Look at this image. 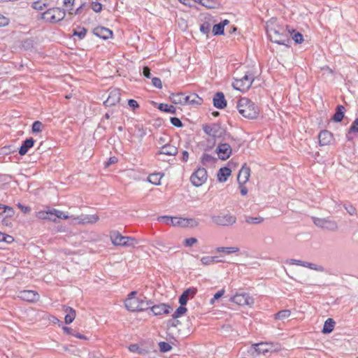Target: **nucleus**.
Here are the masks:
<instances>
[{
	"label": "nucleus",
	"instance_id": "obj_1",
	"mask_svg": "<svg viewBox=\"0 0 358 358\" xmlns=\"http://www.w3.org/2000/svg\"><path fill=\"white\" fill-rule=\"evenodd\" d=\"M48 220L53 222H57V219H69L73 224H94L99 220V216L96 215H87L81 214L78 216L69 215L67 213L51 208H48Z\"/></svg>",
	"mask_w": 358,
	"mask_h": 358
},
{
	"label": "nucleus",
	"instance_id": "obj_2",
	"mask_svg": "<svg viewBox=\"0 0 358 358\" xmlns=\"http://www.w3.org/2000/svg\"><path fill=\"white\" fill-rule=\"evenodd\" d=\"M266 32L270 40L278 44L287 45L289 42V29L280 25L276 19L272 18L266 22Z\"/></svg>",
	"mask_w": 358,
	"mask_h": 358
},
{
	"label": "nucleus",
	"instance_id": "obj_3",
	"mask_svg": "<svg viewBox=\"0 0 358 358\" xmlns=\"http://www.w3.org/2000/svg\"><path fill=\"white\" fill-rule=\"evenodd\" d=\"M137 292H131L124 301L126 308L131 312L143 311L150 307V301L146 300L143 296H136Z\"/></svg>",
	"mask_w": 358,
	"mask_h": 358
},
{
	"label": "nucleus",
	"instance_id": "obj_4",
	"mask_svg": "<svg viewBox=\"0 0 358 358\" xmlns=\"http://www.w3.org/2000/svg\"><path fill=\"white\" fill-rule=\"evenodd\" d=\"M239 113L248 119H255L258 117L259 110L254 102L247 98H241L237 103Z\"/></svg>",
	"mask_w": 358,
	"mask_h": 358
},
{
	"label": "nucleus",
	"instance_id": "obj_5",
	"mask_svg": "<svg viewBox=\"0 0 358 358\" xmlns=\"http://www.w3.org/2000/svg\"><path fill=\"white\" fill-rule=\"evenodd\" d=\"M109 238L114 246L134 248L138 241L134 237L122 236L119 231L112 230L109 232Z\"/></svg>",
	"mask_w": 358,
	"mask_h": 358
},
{
	"label": "nucleus",
	"instance_id": "obj_6",
	"mask_svg": "<svg viewBox=\"0 0 358 358\" xmlns=\"http://www.w3.org/2000/svg\"><path fill=\"white\" fill-rule=\"evenodd\" d=\"M213 224L219 227H229L236 222V217L231 213L221 212L211 217Z\"/></svg>",
	"mask_w": 358,
	"mask_h": 358
},
{
	"label": "nucleus",
	"instance_id": "obj_7",
	"mask_svg": "<svg viewBox=\"0 0 358 358\" xmlns=\"http://www.w3.org/2000/svg\"><path fill=\"white\" fill-rule=\"evenodd\" d=\"M65 17V12L59 8H50L41 14V19L46 22L55 23Z\"/></svg>",
	"mask_w": 358,
	"mask_h": 358
},
{
	"label": "nucleus",
	"instance_id": "obj_8",
	"mask_svg": "<svg viewBox=\"0 0 358 358\" xmlns=\"http://www.w3.org/2000/svg\"><path fill=\"white\" fill-rule=\"evenodd\" d=\"M253 80L254 77L252 74L245 73L243 76L237 75L232 85L234 89L245 92L250 87Z\"/></svg>",
	"mask_w": 358,
	"mask_h": 358
},
{
	"label": "nucleus",
	"instance_id": "obj_9",
	"mask_svg": "<svg viewBox=\"0 0 358 358\" xmlns=\"http://www.w3.org/2000/svg\"><path fill=\"white\" fill-rule=\"evenodd\" d=\"M313 222L317 227L327 231H336L338 229L337 222L324 217H313Z\"/></svg>",
	"mask_w": 358,
	"mask_h": 358
},
{
	"label": "nucleus",
	"instance_id": "obj_10",
	"mask_svg": "<svg viewBox=\"0 0 358 358\" xmlns=\"http://www.w3.org/2000/svg\"><path fill=\"white\" fill-rule=\"evenodd\" d=\"M279 347L271 343H259L252 345L250 350H254L257 355H266L268 352H276Z\"/></svg>",
	"mask_w": 358,
	"mask_h": 358
},
{
	"label": "nucleus",
	"instance_id": "obj_11",
	"mask_svg": "<svg viewBox=\"0 0 358 358\" xmlns=\"http://www.w3.org/2000/svg\"><path fill=\"white\" fill-rule=\"evenodd\" d=\"M208 179L207 171L204 168L197 169L191 176L190 181L195 187L203 185Z\"/></svg>",
	"mask_w": 358,
	"mask_h": 358
},
{
	"label": "nucleus",
	"instance_id": "obj_12",
	"mask_svg": "<svg viewBox=\"0 0 358 358\" xmlns=\"http://www.w3.org/2000/svg\"><path fill=\"white\" fill-rule=\"evenodd\" d=\"M230 301L239 306H248L252 307L254 304V299L246 293H237L231 297Z\"/></svg>",
	"mask_w": 358,
	"mask_h": 358
},
{
	"label": "nucleus",
	"instance_id": "obj_13",
	"mask_svg": "<svg viewBox=\"0 0 358 358\" xmlns=\"http://www.w3.org/2000/svg\"><path fill=\"white\" fill-rule=\"evenodd\" d=\"M174 227L182 228H195L199 224V221L193 217H176Z\"/></svg>",
	"mask_w": 358,
	"mask_h": 358
},
{
	"label": "nucleus",
	"instance_id": "obj_14",
	"mask_svg": "<svg viewBox=\"0 0 358 358\" xmlns=\"http://www.w3.org/2000/svg\"><path fill=\"white\" fill-rule=\"evenodd\" d=\"M17 297L29 303H36L39 301V294L34 290H22L18 292Z\"/></svg>",
	"mask_w": 358,
	"mask_h": 358
},
{
	"label": "nucleus",
	"instance_id": "obj_15",
	"mask_svg": "<svg viewBox=\"0 0 358 358\" xmlns=\"http://www.w3.org/2000/svg\"><path fill=\"white\" fill-rule=\"evenodd\" d=\"M318 140L320 146L331 145L335 142L333 134L328 130L321 131L318 134Z\"/></svg>",
	"mask_w": 358,
	"mask_h": 358
},
{
	"label": "nucleus",
	"instance_id": "obj_16",
	"mask_svg": "<svg viewBox=\"0 0 358 358\" xmlns=\"http://www.w3.org/2000/svg\"><path fill=\"white\" fill-rule=\"evenodd\" d=\"M289 264L301 266L308 268L310 269H312V270H314V271H316L318 272H324V268L322 265H319V264H316L310 263V262H304V261H301V260L291 259L289 261Z\"/></svg>",
	"mask_w": 358,
	"mask_h": 358
},
{
	"label": "nucleus",
	"instance_id": "obj_17",
	"mask_svg": "<svg viewBox=\"0 0 358 358\" xmlns=\"http://www.w3.org/2000/svg\"><path fill=\"white\" fill-rule=\"evenodd\" d=\"M231 152V148L228 143H220L216 148L217 156L222 160H226L229 158Z\"/></svg>",
	"mask_w": 358,
	"mask_h": 358
},
{
	"label": "nucleus",
	"instance_id": "obj_18",
	"mask_svg": "<svg viewBox=\"0 0 358 358\" xmlns=\"http://www.w3.org/2000/svg\"><path fill=\"white\" fill-rule=\"evenodd\" d=\"M197 292V289L195 287H190L183 292L179 298V303L182 306L187 304V301L190 299H193Z\"/></svg>",
	"mask_w": 358,
	"mask_h": 358
},
{
	"label": "nucleus",
	"instance_id": "obj_19",
	"mask_svg": "<svg viewBox=\"0 0 358 358\" xmlns=\"http://www.w3.org/2000/svg\"><path fill=\"white\" fill-rule=\"evenodd\" d=\"M172 310V308L167 304L160 303L155 305L151 307V311L154 315H162L163 314H169Z\"/></svg>",
	"mask_w": 358,
	"mask_h": 358
},
{
	"label": "nucleus",
	"instance_id": "obj_20",
	"mask_svg": "<svg viewBox=\"0 0 358 358\" xmlns=\"http://www.w3.org/2000/svg\"><path fill=\"white\" fill-rule=\"evenodd\" d=\"M120 101V93L118 90H112L108 99L104 101L106 106H113L119 103Z\"/></svg>",
	"mask_w": 358,
	"mask_h": 358
},
{
	"label": "nucleus",
	"instance_id": "obj_21",
	"mask_svg": "<svg viewBox=\"0 0 358 358\" xmlns=\"http://www.w3.org/2000/svg\"><path fill=\"white\" fill-rule=\"evenodd\" d=\"M215 251L218 253H223L226 255H236L238 256L240 254L241 248L238 245L230 247H217Z\"/></svg>",
	"mask_w": 358,
	"mask_h": 358
},
{
	"label": "nucleus",
	"instance_id": "obj_22",
	"mask_svg": "<svg viewBox=\"0 0 358 358\" xmlns=\"http://www.w3.org/2000/svg\"><path fill=\"white\" fill-rule=\"evenodd\" d=\"M93 33L94 35L105 40L110 38L113 36V31L104 27H97L94 28Z\"/></svg>",
	"mask_w": 358,
	"mask_h": 358
},
{
	"label": "nucleus",
	"instance_id": "obj_23",
	"mask_svg": "<svg viewBox=\"0 0 358 358\" xmlns=\"http://www.w3.org/2000/svg\"><path fill=\"white\" fill-rule=\"evenodd\" d=\"M203 129L206 134L214 138L220 137L222 132V129L216 124H213L211 126L205 125L203 126Z\"/></svg>",
	"mask_w": 358,
	"mask_h": 358
},
{
	"label": "nucleus",
	"instance_id": "obj_24",
	"mask_svg": "<svg viewBox=\"0 0 358 358\" xmlns=\"http://www.w3.org/2000/svg\"><path fill=\"white\" fill-rule=\"evenodd\" d=\"M250 176V169L245 165L243 166L238 174L237 180L238 183L245 184L248 181Z\"/></svg>",
	"mask_w": 358,
	"mask_h": 358
},
{
	"label": "nucleus",
	"instance_id": "obj_25",
	"mask_svg": "<svg viewBox=\"0 0 358 358\" xmlns=\"http://www.w3.org/2000/svg\"><path fill=\"white\" fill-rule=\"evenodd\" d=\"M185 105L199 106L203 103V99L199 97L196 94H190L185 95Z\"/></svg>",
	"mask_w": 358,
	"mask_h": 358
},
{
	"label": "nucleus",
	"instance_id": "obj_26",
	"mask_svg": "<svg viewBox=\"0 0 358 358\" xmlns=\"http://www.w3.org/2000/svg\"><path fill=\"white\" fill-rule=\"evenodd\" d=\"M178 153V148L172 145L166 144L162 146L157 155H166L169 156H175Z\"/></svg>",
	"mask_w": 358,
	"mask_h": 358
},
{
	"label": "nucleus",
	"instance_id": "obj_27",
	"mask_svg": "<svg viewBox=\"0 0 358 358\" xmlns=\"http://www.w3.org/2000/svg\"><path fill=\"white\" fill-rule=\"evenodd\" d=\"M213 103L217 108H224L226 106L227 102L222 92H217L215 94L213 98Z\"/></svg>",
	"mask_w": 358,
	"mask_h": 358
},
{
	"label": "nucleus",
	"instance_id": "obj_28",
	"mask_svg": "<svg viewBox=\"0 0 358 358\" xmlns=\"http://www.w3.org/2000/svg\"><path fill=\"white\" fill-rule=\"evenodd\" d=\"M194 2L209 9L218 8L220 6V3L217 0H194Z\"/></svg>",
	"mask_w": 358,
	"mask_h": 358
},
{
	"label": "nucleus",
	"instance_id": "obj_29",
	"mask_svg": "<svg viewBox=\"0 0 358 358\" xmlns=\"http://www.w3.org/2000/svg\"><path fill=\"white\" fill-rule=\"evenodd\" d=\"M34 144V140L32 138L26 139L19 150V154L20 155H24L28 152L29 149L32 148Z\"/></svg>",
	"mask_w": 358,
	"mask_h": 358
},
{
	"label": "nucleus",
	"instance_id": "obj_30",
	"mask_svg": "<svg viewBox=\"0 0 358 358\" xmlns=\"http://www.w3.org/2000/svg\"><path fill=\"white\" fill-rule=\"evenodd\" d=\"M170 99L174 104L185 105V94L182 93H173L170 95Z\"/></svg>",
	"mask_w": 358,
	"mask_h": 358
},
{
	"label": "nucleus",
	"instance_id": "obj_31",
	"mask_svg": "<svg viewBox=\"0 0 358 358\" xmlns=\"http://www.w3.org/2000/svg\"><path fill=\"white\" fill-rule=\"evenodd\" d=\"M231 171L227 167L221 168L217 173V179L221 182L227 181V178L231 175Z\"/></svg>",
	"mask_w": 358,
	"mask_h": 358
},
{
	"label": "nucleus",
	"instance_id": "obj_32",
	"mask_svg": "<svg viewBox=\"0 0 358 358\" xmlns=\"http://www.w3.org/2000/svg\"><path fill=\"white\" fill-rule=\"evenodd\" d=\"M336 325L335 321L332 318H328L324 324L322 332L324 334H330L333 331Z\"/></svg>",
	"mask_w": 358,
	"mask_h": 358
},
{
	"label": "nucleus",
	"instance_id": "obj_33",
	"mask_svg": "<svg viewBox=\"0 0 358 358\" xmlns=\"http://www.w3.org/2000/svg\"><path fill=\"white\" fill-rule=\"evenodd\" d=\"M215 162L216 158L207 153H204L201 157V162L206 166H212L215 163Z\"/></svg>",
	"mask_w": 358,
	"mask_h": 358
},
{
	"label": "nucleus",
	"instance_id": "obj_34",
	"mask_svg": "<svg viewBox=\"0 0 358 358\" xmlns=\"http://www.w3.org/2000/svg\"><path fill=\"white\" fill-rule=\"evenodd\" d=\"M229 23V20H224L222 22L217 24L213 27V32L214 35H222L224 34V26Z\"/></svg>",
	"mask_w": 358,
	"mask_h": 358
},
{
	"label": "nucleus",
	"instance_id": "obj_35",
	"mask_svg": "<svg viewBox=\"0 0 358 358\" xmlns=\"http://www.w3.org/2000/svg\"><path fill=\"white\" fill-rule=\"evenodd\" d=\"M64 310L67 313L64 318L65 323L71 324L76 317V311L71 307H65Z\"/></svg>",
	"mask_w": 358,
	"mask_h": 358
},
{
	"label": "nucleus",
	"instance_id": "obj_36",
	"mask_svg": "<svg viewBox=\"0 0 358 358\" xmlns=\"http://www.w3.org/2000/svg\"><path fill=\"white\" fill-rule=\"evenodd\" d=\"M128 349L130 352L138 355H145L148 353V350L142 348L139 344L130 345Z\"/></svg>",
	"mask_w": 358,
	"mask_h": 358
},
{
	"label": "nucleus",
	"instance_id": "obj_37",
	"mask_svg": "<svg viewBox=\"0 0 358 358\" xmlns=\"http://www.w3.org/2000/svg\"><path fill=\"white\" fill-rule=\"evenodd\" d=\"M291 315V311L289 310H282L278 312L275 315V319L284 321L288 319Z\"/></svg>",
	"mask_w": 358,
	"mask_h": 358
},
{
	"label": "nucleus",
	"instance_id": "obj_38",
	"mask_svg": "<svg viewBox=\"0 0 358 358\" xmlns=\"http://www.w3.org/2000/svg\"><path fill=\"white\" fill-rule=\"evenodd\" d=\"M163 177V174L158 173H152L150 174L148 177V181L151 182L152 184L159 185L161 183V180Z\"/></svg>",
	"mask_w": 358,
	"mask_h": 358
},
{
	"label": "nucleus",
	"instance_id": "obj_39",
	"mask_svg": "<svg viewBox=\"0 0 358 358\" xmlns=\"http://www.w3.org/2000/svg\"><path fill=\"white\" fill-rule=\"evenodd\" d=\"M245 222L248 224H259L263 222L264 218L258 216V217H252V216H246L245 217Z\"/></svg>",
	"mask_w": 358,
	"mask_h": 358
},
{
	"label": "nucleus",
	"instance_id": "obj_40",
	"mask_svg": "<svg viewBox=\"0 0 358 358\" xmlns=\"http://www.w3.org/2000/svg\"><path fill=\"white\" fill-rule=\"evenodd\" d=\"M345 108L343 106H338L337 107L336 113L334 115V120L336 122H341L344 117Z\"/></svg>",
	"mask_w": 358,
	"mask_h": 358
},
{
	"label": "nucleus",
	"instance_id": "obj_41",
	"mask_svg": "<svg viewBox=\"0 0 358 358\" xmlns=\"http://www.w3.org/2000/svg\"><path fill=\"white\" fill-rule=\"evenodd\" d=\"M215 259H216L215 257L204 256L201 258V262L204 266H209L215 262H219V261H217Z\"/></svg>",
	"mask_w": 358,
	"mask_h": 358
},
{
	"label": "nucleus",
	"instance_id": "obj_42",
	"mask_svg": "<svg viewBox=\"0 0 358 358\" xmlns=\"http://www.w3.org/2000/svg\"><path fill=\"white\" fill-rule=\"evenodd\" d=\"M158 108L162 111H164L172 114L176 113V108L173 106H169L166 103H160L158 106Z\"/></svg>",
	"mask_w": 358,
	"mask_h": 358
},
{
	"label": "nucleus",
	"instance_id": "obj_43",
	"mask_svg": "<svg viewBox=\"0 0 358 358\" xmlns=\"http://www.w3.org/2000/svg\"><path fill=\"white\" fill-rule=\"evenodd\" d=\"M290 35L292 36V39L296 43H301L303 41V38L301 34L299 32H296L294 30H292L291 31L289 30V33H288V36Z\"/></svg>",
	"mask_w": 358,
	"mask_h": 358
},
{
	"label": "nucleus",
	"instance_id": "obj_44",
	"mask_svg": "<svg viewBox=\"0 0 358 358\" xmlns=\"http://www.w3.org/2000/svg\"><path fill=\"white\" fill-rule=\"evenodd\" d=\"M187 311V309L184 306L180 305V306L178 307L177 308V310L174 312L172 317L174 319H177V318L180 317V316L185 315Z\"/></svg>",
	"mask_w": 358,
	"mask_h": 358
},
{
	"label": "nucleus",
	"instance_id": "obj_45",
	"mask_svg": "<svg viewBox=\"0 0 358 358\" xmlns=\"http://www.w3.org/2000/svg\"><path fill=\"white\" fill-rule=\"evenodd\" d=\"M176 217L171 216H161L158 218V220L161 222L166 223V224L174 227Z\"/></svg>",
	"mask_w": 358,
	"mask_h": 358
},
{
	"label": "nucleus",
	"instance_id": "obj_46",
	"mask_svg": "<svg viewBox=\"0 0 358 358\" xmlns=\"http://www.w3.org/2000/svg\"><path fill=\"white\" fill-rule=\"evenodd\" d=\"M159 348L161 352H167L171 350L172 346L166 342H159Z\"/></svg>",
	"mask_w": 358,
	"mask_h": 358
},
{
	"label": "nucleus",
	"instance_id": "obj_47",
	"mask_svg": "<svg viewBox=\"0 0 358 358\" xmlns=\"http://www.w3.org/2000/svg\"><path fill=\"white\" fill-rule=\"evenodd\" d=\"M44 127V125L40 121H36L32 124V131L34 133L41 132Z\"/></svg>",
	"mask_w": 358,
	"mask_h": 358
},
{
	"label": "nucleus",
	"instance_id": "obj_48",
	"mask_svg": "<svg viewBox=\"0 0 358 358\" xmlns=\"http://www.w3.org/2000/svg\"><path fill=\"white\" fill-rule=\"evenodd\" d=\"M224 293L225 290L224 289H222L221 290L218 291L217 293L214 294L213 297L210 301V303L211 305L214 304L215 301L221 298L224 294Z\"/></svg>",
	"mask_w": 358,
	"mask_h": 358
},
{
	"label": "nucleus",
	"instance_id": "obj_49",
	"mask_svg": "<svg viewBox=\"0 0 358 358\" xmlns=\"http://www.w3.org/2000/svg\"><path fill=\"white\" fill-rule=\"evenodd\" d=\"M46 7V4L41 1H37L33 3L32 8L36 10H42Z\"/></svg>",
	"mask_w": 358,
	"mask_h": 358
},
{
	"label": "nucleus",
	"instance_id": "obj_50",
	"mask_svg": "<svg viewBox=\"0 0 358 358\" xmlns=\"http://www.w3.org/2000/svg\"><path fill=\"white\" fill-rule=\"evenodd\" d=\"M36 216L37 218L41 220H48V208L46 210L37 212Z\"/></svg>",
	"mask_w": 358,
	"mask_h": 358
},
{
	"label": "nucleus",
	"instance_id": "obj_51",
	"mask_svg": "<svg viewBox=\"0 0 358 358\" xmlns=\"http://www.w3.org/2000/svg\"><path fill=\"white\" fill-rule=\"evenodd\" d=\"M179 324H180V322L177 319L169 320L167 321V328L170 329L171 327H177Z\"/></svg>",
	"mask_w": 358,
	"mask_h": 358
},
{
	"label": "nucleus",
	"instance_id": "obj_52",
	"mask_svg": "<svg viewBox=\"0 0 358 358\" xmlns=\"http://www.w3.org/2000/svg\"><path fill=\"white\" fill-rule=\"evenodd\" d=\"M91 8L95 13H100L102 10L101 3L96 1H92L91 3Z\"/></svg>",
	"mask_w": 358,
	"mask_h": 358
},
{
	"label": "nucleus",
	"instance_id": "obj_53",
	"mask_svg": "<svg viewBox=\"0 0 358 358\" xmlns=\"http://www.w3.org/2000/svg\"><path fill=\"white\" fill-rule=\"evenodd\" d=\"M15 151L12 145H8L3 147L0 150V154L1 155H8Z\"/></svg>",
	"mask_w": 358,
	"mask_h": 358
},
{
	"label": "nucleus",
	"instance_id": "obj_54",
	"mask_svg": "<svg viewBox=\"0 0 358 358\" xmlns=\"http://www.w3.org/2000/svg\"><path fill=\"white\" fill-rule=\"evenodd\" d=\"M350 133H358V119H356L350 126L349 134Z\"/></svg>",
	"mask_w": 358,
	"mask_h": 358
},
{
	"label": "nucleus",
	"instance_id": "obj_55",
	"mask_svg": "<svg viewBox=\"0 0 358 358\" xmlns=\"http://www.w3.org/2000/svg\"><path fill=\"white\" fill-rule=\"evenodd\" d=\"M196 243H197V239L196 238H186L184 241V244L187 247H191Z\"/></svg>",
	"mask_w": 358,
	"mask_h": 358
},
{
	"label": "nucleus",
	"instance_id": "obj_56",
	"mask_svg": "<svg viewBox=\"0 0 358 358\" xmlns=\"http://www.w3.org/2000/svg\"><path fill=\"white\" fill-rule=\"evenodd\" d=\"M210 26L208 23L202 24L200 27V31L204 34H208L210 31Z\"/></svg>",
	"mask_w": 358,
	"mask_h": 358
},
{
	"label": "nucleus",
	"instance_id": "obj_57",
	"mask_svg": "<svg viewBox=\"0 0 358 358\" xmlns=\"http://www.w3.org/2000/svg\"><path fill=\"white\" fill-rule=\"evenodd\" d=\"M344 208L350 215H355L357 214V209L353 206H344Z\"/></svg>",
	"mask_w": 358,
	"mask_h": 358
},
{
	"label": "nucleus",
	"instance_id": "obj_58",
	"mask_svg": "<svg viewBox=\"0 0 358 358\" xmlns=\"http://www.w3.org/2000/svg\"><path fill=\"white\" fill-rule=\"evenodd\" d=\"M87 33V30L85 28H80L78 31H75L73 34L78 36L80 38H83Z\"/></svg>",
	"mask_w": 358,
	"mask_h": 358
},
{
	"label": "nucleus",
	"instance_id": "obj_59",
	"mask_svg": "<svg viewBox=\"0 0 358 358\" xmlns=\"http://www.w3.org/2000/svg\"><path fill=\"white\" fill-rule=\"evenodd\" d=\"M9 23V19L0 13V27L7 26Z\"/></svg>",
	"mask_w": 358,
	"mask_h": 358
},
{
	"label": "nucleus",
	"instance_id": "obj_60",
	"mask_svg": "<svg viewBox=\"0 0 358 358\" xmlns=\"http://www.w3.org/2000/svg\"><path fill=\"white\" fill-rule=\"evenodd\" d=\"M152 85L157 87V88H159L161 89L162 87V81L159 78H153L152 80Z\"/></svg>",
	"mask_w": 358,
	"mask_h": 358
},
{
	"label": "nucleus",
	"instance_id": "obj_61",
	"mask_svg": "<svg viewBox=\"0 0 358 358\" xmlns=\"http://www.w3.org/2000/svg\"><path fill=\"white\" fill-rule=\"evenodd\" d=\"M128 104L129 107H131L133 110H135L139 107L138 102L134 99H129L128 101Z\"/></svg>",
	"mask_w": 358,
	"mask_h": 358
},
{
	"label": "nucleus",
	"instance_id": "obj_62",
	"mask_svg": "<svg viewBox=\"0 0 358 358\" xmlns=\"http://www.w3.org/2000/svg\"><path fill=\"white\" fill-rule=\"evenodd\" d=\"M171 122L176 127H180L182 126V122L178 117H171Z\"/></svg>",
	"mask_w": 358,
	"mask_h": 358
},
{
	"label": "nucleus",
	"instance_id": "obj_63",
	"mask_svg": "<svg viewBox=\"0 0 358 358\" xmlns=\"http://www.w3.org/2000/svg\"><path fill=\"white\" fill-rule=\"evenodd\" d=\"M17 207L24 213H27L31 210V208L28 206H24L21 203L17 204Z\"/></svg>",
	"mask_w": 358,
	"mask_h": 358
},
{
	"label": "nucleus",
	"instance_id": "obj_64",
	"mask_svg": "<svg viewBox=\"0 0 358 358\" xmlns=\"http://www.w3.org/2000/svg\"><path fill=\"white\" fill-rule=\"evenodd\" d=\"M3 241L6 242V243H13L14 241V238H13V236L4 234V237H3Z\"/></svg>",
	"mask_w": 358,
	"mask_h": 358
}]
</instances>
